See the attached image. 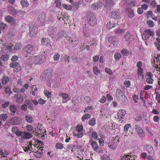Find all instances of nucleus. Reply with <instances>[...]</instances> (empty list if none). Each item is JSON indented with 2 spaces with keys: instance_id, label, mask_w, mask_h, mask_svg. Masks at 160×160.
<instances>
[{
  "instance_id": "nucleus-55",
  "label": "nucleus",
  "mask_w": 160,
  "mask_h": 160,
  "mask_svg": "<svg viewBox=\"0 0 160 160\" xmlns=\"http://www.w3.org/2000/svg\"><path fill=\"white\" fill-rule=\"evenodd\" d=\"M59 96H62V98L64 99H66L69 97L68 94L65 93H59Z\"/></svg>"
},
{
  "instance_id": "nucleus-53",
  "label": "nucleus",
  "mask_w": 160,
  "mask_h": 160,
  "mask_svg": "<svg viewBox=\"0 0 160 160\" xmlns=\"http://www.w3.org/2000/svg\"><path fill=\"white\" fill-rule=\"evenodd\" d=\"M121 56V55L120 53H116L114 54V57L115 60H118L120 59Z\"/></svg>"
},
{
  "instance_id": "nucleus-45",
  "label": "nucleus",
  "mask_w": 160,
  "mask_h": 160,
  "mask_svg": "<svg viewBox=\"0 0 160 160\" xmlns=\"http://www.w3.org/2000/svg\"><path fill=\"white\" fill-rule=\"evenodd\" d=\"M76 129L78 132H81L83 131V127L82 125H77L76 127Z\"/></svg>"
},
{
  "instance_id": "nucleus-56",
  "label": "nucleus",
  "mask_w": 160,
  "mask_h": 160,
  "mask_svg": "<svg viewBox=\"0 0 160 160\" xmlns=\"http://www.w3.org/2000/svg\"><path fill=\"white\" fill-rule=\"evenodd\" d=\"M93 150L96 152L100 153L102 152V149L101 148L99 147L98 145L96 147H95L94 149H93Z\"/></svg>"
},
{
  "instance_id": "nucleus-6",
  "label": "nucleus",
  "mask_w": 160,
  "mask_h": 160,
  "mask_svg": "<svg viewBox=\"0 0 160 160\" xmlns=\"http://www.w3.org/2000/svg\"><path fill=\"white\" fill-rule=\"evenodd\" d=\"M45 58L43 55H38L35 56L33 58V62L35 64H40L43 63Z\"/></svg>"
},
{
  "instance_id": "nucleus-49",
  "label": "nucleus",
  "mask_w": 160,
  "mask_h": 160,
  "mask_svg": "<svg viewBox=\"0 0 160 160\" xmlns=\"http://www.w3.org/2000/svg\"><path fill=\"white\" fill-rule=\"evenodd\" d=\"M9 109L10 111L13 113H15L17 110L16 108L14 105H10Z\"/></svg>"
},
{
  "instance_id": "nucleus-34",
  "label": "nucleus",
  "mask_w": 160,
  "mask_h": 160,
  "mask_svg": "<svg viewBox=\"0 0 160 160\" xmlns=\"http://www.w3.org/2000/svg\"><path fill=\"white\" fill-rule=\"evenodd\" d=\"M131 155H126L122 156L121 158V160H134L132 159H131Z\"/></svg>"
},
{
  "instance_id": "nucleus-30",
  "label": "nucleus",
  "mask_w": 160,
  "mask_h": 160,
  "mask_svg": "<svg viewBox=\"0 0 160 160\" xmlns=\"http://www.w3.org/2000/svg\"><path fill=\"white\" fill-rule=\"evenodd\" d=\"M8 116L6 114L2 113L0 115V119L2 122H5L8 118Z\"/></svg>"
},
{
  "instance_id": "nucleus-64",
  "label": "nucleus",
  "mask_w": 160,
  "mask_h": 160,
  "mask_svg": "<svg viewBox=\"0 0 160 160\" xmlns=\"http://www.w3.org/2000/svg\"><path fill=\"white\" fill-rule=\"evenodd\" d=\"M9 102L8 101H7L5 102L4 103L2 104V106L3 108H5L8 107L9 104Z\"/></svg>"
},
{
  "instance_id": "nucleus-2",
  "label": "nucleus",
  "mask_w": 160,
  "mask_h": 160,
  "mask_svg": "<svg viewBox=\"0 0 160 160\" xmlns=\"http://www.w3.org/2000/svg\"><path fill=\"white\" fill-rule=\"evenodd\" d=\"M18 134L19 136L18 139L20 142L21 143L24 142L26 139H29L32 137V133L28 132L21 131Z\"/></svg>"
},
{
  "instance_id": "nucleus-47",
  "label": "nucleus",
  "mask_w": 160,
  "mask_h": 160,
  "mask_svg": "<svg viewBox=\"0 0 160 160\" xmlns=\"http://www.w3.org/2000/svg\"><path fill=\"white\" fill-rule=\"evenodd\" d=\"M60 58V54L58 53H56L53 56V58L55 61H57L59 60Z\"/></svg>"
},
{
  "instance_id": "nucleus-46",
  "label": "nucleus",
  "mask_w": 160,
  "mask_h": 160,
  "mask_svg": "<svg viewBox=\"0 0 160 160\" xmlns=\"http://www.w3.org/2000/svg\"><path fill=\"white\" fill-rule=\"evenodd\" d=\"M55 146L56 148L58 149H62L64 148L63 144L60 142H57L56 143Z\"/></svg>"
},
{
  "instance_id": "nucleus-35",
  "label": "nucleus",
  "mask_w": 160,
  "mask_h": 160,
  "mask_svg": "<svg viewBox=\"0 0 160 160\" xmlns=\"http://www.w3.org/2000/svg\"><path fill=\"white\" fill-rule=\"evenodd\" d=\"M93 72L96 75H98L100 74L101 73V71L98 69L96 67H95L93 68Z\"/></svg>"
},
{
  "instance_id": "nucleus-36",
  "label": "nucleus",
  "mask_w": 160,
  "mask_h": 160,
  "mask_svg": "<svg viewBox=\"0 0 160 160\" xmlns=\"http://www.w3.org/2000/svg\"><path fill=\"white\" fill-rule=\"evenodd\" d=\"M44 93L45 96L47 97L48 98H49L51 96V92L47 90H45L43 91Z\"/></svg>"
},
{
  "instance_id": "nucleus-51",
  "label": "nucleus",
  "mask_w": 160,
  "mask_h": 160,
  "mask_svg": "<svg viewBox=\"0 0 160 160\" xmlns=\"http://www.w3.org/2000/svg\"><path fill=\"white\" fill-rule=\"evenodd\" d=\"M136 66L138 68V70L141 69V70H143V69L142 68V62L141 61H138L137 63Z\"/></svg>"
},
{
  "instance_id": "nucleus-52",
  "label": "nucleus",
  "mask_w": 160,
  "mask_h": 160,
  "mask_svg": "<svg viewBox=\"0 0 160 160\" xmlns=\"http://www.w3.org/2000/svg\"><path fill=\"white\" fill-rule=\"evenodd\" d=\"M81 148V147L80 146L78 145H72L71 151L72 152H74V151H75L76 149H79Z\"/></svg>"
},
{
  "instance_id": "nucleus-41",
  "label": "nucleus",
  "mask_w": 160,
  "mask_h": 160,
  "mask_svg": "<svg viewBox=\"0 0 160 160\" xmlns=\"http://www.w3.org/2000/svg\"><path fill=\"white\" fill-rule=\"evenodd\" d=\"M92 137H91V139L96 140L98 138V135L97 133L95 132H93L91 135Z\"/></svg>"
},
{
  "instance_id": "nucleus-24",
  "label": "nucleus",
  "mask_w": 160,
  "mask_h": 160,
  "mask_svg": "<svg viewBox=\"0 0 160 160\" xmlns=\"http://www.w3.org/2000/svg\"><path fill=\"white\" fill-rule=\"evenodd\" d=\"M127 12H128V16L130 18H132L134 16L133 11L130 8H127L126 9Z\"/></svg>"
},
{
  "instance_id": "nucleus-9",
  "label": "nucleus",
  "mask_w": 160,
  "mask_h": 160,
  "mask_svg": "<svg viewBox=\"0 0 160 160\" xmlns=\"http://www.w3.org/2000/svg\"><path fill=\"white\" fill-rule=\"evenodd\" d=\"M154 35L153 31L149 29H146L145 30L142 35V38L144 40H146L148 39L151 36H153Z\"/></svg>"
},
{
  "instance_id": "nucleus-54",
  "label": "nucleus",
  "mask_w": 160,
  "mask_h": 160,
  "mask_svg": "<svg viewBox=\"0 0 160 160\" xmlns=\"http://www.w3.org/2000/svg\"><path fill=\"white\" fill-rule=\"evenodd\" d=\"M21 48V44L20 43H16L14 47V50L15 51H17L19 50Z\"/></svg>"
},
{
  "instance_id": "nucleus-25",
  "label": "nucleus",
  "mask_w": 160,
  "mask_h": 160,
  "mask_svg": "<svg viewBox=\"0 0 160 160\" xmlns=\"http://www.w3.org/2000/svg\"><path fill=\"white\" fill-rule=\"evenodd\" d=\"M138 70V78L140 79H143L144 78V74L143 73V70L139 69Z\"/></svg>"
},
{
  "instance_id": "nucleus-19",
  "label": "nucleus",
  "mask_w": 160,
  "mask_h": 160,
  "mask_svg": "<svg viewBox=\"0 0 160 160\" xmlns=\"http://www.w3.org/2000/svg\"><path fill=\"white\" fill-rule=\"evenodd\" d=\"M11 78L8 76H3L1 80V82L3 85H5L10 80Z\"/></svg>"
},
{
  "instance_id": "nucleus-43",
  "label": "nucleus",
  "mask_w": 160,
  "mask_h": 160,
  "mask_svg": "<svg viewBox=\"0 0 160 160\" xmlns=\"http://www.w3.org/2000/svg\"><path fill=\"white\" fill-rule=\"evenodd\" d=\"M19 64L17 62H13L10 64L9 66L10 68H16L17 67V66H18Z\"/></svg>"
},
{
  "instance_id": "nucleus-13",
  "label": "nucleus",
  "mask_w": 160,
  "mask_h": 160,
  "mask_svg": "<svg viewBox=\"0 0 160 160\" xmlns=\"http://www.w3.org/2000/svg\"><path fill=\"white\" fill-rule=\"evenodd\" d=\"M14 98L16 100V102L19 104H21L23 100V98L21 93H17L15 96Z\"/></svg>"
},
{
  "instance_id": "nucleus-40",
  "label": "nucleus",
  "mask_w": 160,
  "mask_h": 160,
  "mask_svg": "<svg viewBox=\"0 0 160 160\" xmlns=\"http://www.w3.org/2000/svg\"><path fill=\"white\" fill-rule=\"evenodd\" d=\"M4 91L6 94H8L9 95H10L12 93L11 88L8 87H7L5 88Z\"/></svg>"
},
{
  "instance_id": "nucleus-10",
  "label": "nucleus",
  "mask_w": 160,
  "mask_h": 160,
  "mask_svg": "<svg viewBox=\"0 0 160 160\" xmlns=\"http://www.w3.org/2000/svg\"><path fill=\"white\" fill-rule=\"evenodd\" d=\"M135 127L136 132L139 137L141 138L144 137L145 135V133L140 126L137 124Z\"/></svg>"
},
{
  "instance_id": "nucleus-58",
  "label": "nucleus",
  "mask_w": 160,
  "mask_h": 160,
  "mask_svg": "<svg viewBox=\"0 0 160 160\" xmlns=\"http://www.w3.org/2000/svg\"><path fill=\"white\" fill-rule=\"evenodd\" d=\"M105 71L106 73L110 75H111L112 74V72L111 69L108 68H105Z\"/></svg>"
},
{
  "instance_id": "nucleus-61",
  "label": "nucleus",
  "mask_w": 160,
  "mask_h": 160,
  "mask_svg": "<svg viewBox=\"0 0 160 160\" xmlns=\"http://www.w3.org/2000/svg\"><path fill=\"white\" fill-rule=\"evenodd\" d=\"M115 38L112 36L110 37L108 39V42L109 43L111 44L114 43L115 42Z\"/></svg>"
},
{
  "instance_id": "nucleus-39",
  "label": "nucleus",
  "mask_w": 160,
  "mask_h": 160,
  "mask_svg": "<svg viewBox=\"0 0 160 160\" xmlns=\"http://www.w3.org/2000/svg\"><path fill=\"white\" fill-rule=\"evenodd\" d=\"M91 117V115L90 114H85L83 115L82 118V120L83 121H84L85 120L90 118Z\"/></svg>"
},
{
  "instance_id": "nucleus-18",
  "label": "nucleus",
  "mask_w": 160,
  "mask_h": 160,
  "mask_svg": "<svg viewBox=\"0 0 160 160\" xmlns=\"http://www.w3.org/2000/svg\"><path fill=\"white\" fill-rule=\"evenodd\" d=\"M41 42L42 44L47 46H51L50 44V41L48 38L42 39Z\"/></svg>"
},
{
  "instance_id": "nucleus-62",
  "label": "nucleus",
  "mask_w": 160,
  "mask_h": 160,
  "mask_svg": "<svg viewBox=\"0 0 160 160\" xmlns=\"http://www.w3.org/2000/svg\"><path fill=\"white\" fill-rule=\"evenodd\" d=\"M133 100L134 102L135 103L138 102V95H134L132 97Z\"/></svg>"
},
{
  "instance_id": "nucleus-22",
  "label": "nucleus",
  "mask_w": 160,
  "mask_h": 160,
  "mask_svg": "<svg viewBox=\"0 0 160 160\" xmlns=\"http://www.w3.org/2000/svg\"><path fill=\"white\" fill-rule=\"evenodd\" d=\"M103 5V3L102 2H99L98 3H96L92 5L91 7L93 9H98V8H101Z\"/></svg>"
},
{
  "instance_id": "nucleus-57",
  "label": "nucleus",
  "mask_w": 160,
  "mask_h": 160,
  "mask_svg": "<svg viewBox=\"0 0 160 160\" xmlns=\"http://www.w3.org/2000/svg\"><path fill=\"white\" fill-rule=\"evenodd\" d=\"M131 127L130 124L128 123L126 124L124 127V130L125 132H127L128 131V128Z\"/></svg>"
},
{
  "instance_id": "nucleus-48",
  "label": "nucleus",
  "mask_w": 160,
  "mask_h": 160,
  "mask_svg": "<svg viewBox=\"0 0 160 160\" xmlns=\"http://www.w3.org/2000/svg\"><path fill=\"white\" fill-rule=\"evenodd\" d=\"M128 4L131 7H135L137 6V2L136 1L134 0H131L128 3Z\"/></svg>"
},
{
  "instance_id": "nucleus-11",
  "label": "nucleus",
  "mask_w": 160,
  "mask_h": 160,
  "mask_svg": "<svg viewBox=\"0 0 160 160\" xmlns=\"http://www.w3.org/2000/svg\"><path fill=\"white\" fill-rule=\"evenodd\" d=\"M118 141H115V140H112L108 144L109 147L112 150L116 149L118 147Z\"/></svg>"
},
{
  "instance_id": "nucleus-15",
  "label": "nucleus",
  "mask_w": 160,
  "mask_h": 160,
  "mask_svg": "<svg viewBox=\"0 0 160 160\" xmlns=\"http://www.w3.org/2000/svg\"><path fill=\"white\" fill-rule=\"evenodd\" d=\"M48 33L49 36L52 38L55 37L56 33L54 28L53 27H50L48 29Z\"/></svg>"
},
{
  "instance_id": "nucleus-5",
  "label": "nucleus",
  "mask_w": 160,
  "mask_h": 160,
  "mask_svg": "<svg viewBox=\"0 0 160 160\" xmlns=\"http://www.w3.org/2000/svg\"><path fill=\"white\" fill-rule=\"evenodd\" d=\"M34 51V46L32 45H28L24 47L22 52L25 57L28 56L29 54L32 55Z\"/></svg>"
},
{
  "instance_id": "nucleus-8",
  "label": "nucleus",
  "mask_w": 160,
  "mask_h": 160,
  "mask_svg": "<svg viewBox=\"0 0 160 160\" xmlns=\"http://www.w3.org/2000/svg\"><path fill=\"white\" fill-rule=\"evenodd\" d=\"M32 142L33 141L32 140H31L29 142L28 144L27 145V146L23 147V148L25 152H26L29 150L32 151V146L35 148H38L39 147V145L38 144H34V143H32Z\"/></svg>"
},
{
  "instance_id": "nucleus-21",
  "label": "nucleus",
  "mask_w": 160,
  "mask_h": 160,
  "mask_svg": "<svg viewBox=\"0 0 160 160\" xmlns=\"http://www.w3.org/2000/svg\"><path fill=\"white\" fill-rule=\"evenodd\" d=\"M120 16V14L119 12H111L110 15L111 18L117 19L119 18Z\"/></svg>"
},
{
  "instance_id": "nucleus-38",
  "label": "nucleus",
  "mask_w": 160,
  "mask_h": 160,
  "mask_svg": "<svg viewBox=\"0 0 160 160\" xmlns=\"http://www.w3.org/2000/svg\"><path fill=\"white\" fill-rule=\"evenodd\" d=\"M131 36V34L129 32H127L126 33L124 37L126 41H128L130 40Z\"/></svg>"
},
{
  "instance_id": "nucleus-63",
  "label": "nucleus",
  "mask_w": 160,
  "mask_h": 160,
  "mask_svg": "<svg viewBox=\"0 0 160 160\" xmlns=\"http://www.w3.org/2000/svg\"><path fill=\"white\" fill-rule=\"evenodd\" d=\"M147 23L151 27H153L154 26V23L151 20H149L148 21Z\"/></svg>"
},
{
  "instance_id": "nucleus-44",
  "label": "nucleus",
  "mask_w": 160,
  "mask_h": 160,
  "mask_svg": "<svg viewBox=\"0 0 160 160\" xmlns=\"http://www.w3.org/2000/svg\"><path fill=\"white\" fill-rule=\"evenodd\" d=\"M121 52L123 55L126 56H128L129 54L128 51L125 48L122 49L121 50Z\"/></svg>"
},
{
  "instance_id": "nucleus-17",
  "label": "nucleus",
  "mask_w": 160,
  "mask_h": 160,
  "mask_svg": "<svg viewBox=\"0 0 160 160\" xmlns=\"http://www.w3.org/2000/svg\"><path fill=\"white\" fill-rule=\"evenodd\" d=\"M126 111L123 109L119 110L117 113V116L118 118L119 119L123 118V117L126 115Z\"/></svg>"
},
{
  "instance_id": "nucleus-32",
  "label": "nucleus",
  "mask_w": 160,
  "mask_h": 160,
  "mask_svg": "<svg viewBox=\"0 0 160 160\" xmlns=\"http://www.w3.org/2000/svg\"><path fill=\"white\" fill-rule=\"evenodd\" d=\"M20 3L23 7H27L29 5L28 1L27 0H22Z\"/></svg>"
},
{
  "instance_id": "nucleus-14",
  "label": "nucleus",
  "mask_w": 160,
  "mask_h": 160,
  "mask_svg": "<svg viewBox=\"0 0 160 160\" xmlns=\"http://www.w3.org/2000/svg\"><path fill=\"white\" fill-rule=\"evenodd\" d=\"M45 129L42 128L41 129L40 128L39 129L37 128L35 130L36 135L38 136L39 137H44V133L46 131H45Z\"/></svg>"
},
{
  "instance_id": "nucleus-28",
  "label": "nucleus",
  "mask_w": 160,
  "mask_h": 160,
  "mask_svg": "<svg viewBox=\"0 0 160 160\" xmlns=\"http://www.w3.org/2000/svg\"><path fill=\"white\" fill-rule=\"evenodd\" d=\"M115 27V23L110 21L106 25V28L108 29H110Z\"/></svg>"
},
{
  "instance_id": "nucleus-1",
  "label": "nucleus",
  "mask_w": 160,
  "mask_h": 160,
  "mask_svg": "<svg viewBox=\"0 0 160 160\" xmlns=\"http://www.w3.org/2000/svg\"><path fill=\"white\" fill-rule=\"evenodd\" d=\"M54 74L53 70L51 68L45 69L41 74L40 78L42 80H49Z\"/></svg>"
},
{
  "instance_id": "nucleus-59",
  "label": "nucleus",
  "mask_w": 160,
  "mask_h": 160,
  "mask_svg": "<svg viewBox=\"0 0 160 160\" xmlns=\"http://www.w3.org/2000/svg\"><path fill=\"white\" fill-rule=\"evenodd\" d=\"M1 58L3 61H7L9 58V56L7 54L2 55V56Z\"/></svg>"
},
{
  "instance_id": "nucleus-3",
  "label": "nucleus",
  "mask_w": 160,
  "mask_h": 160,
  "mask_svg": "<svg viewBox=\"0 0 160 160\" xmlns=\"http://www.w3.org/2000/svg\"><path fill=\"white\" fill-rule=\"evenodd\" d=\"M88 22L91 26L94 27L97 23V20L94 15L91 12L88 13L87 15Z\"/></svg>"
},
{
  "instance_id": "nucleus-60",
  "label": "nucleus",
  "mask_w": 160,
  "mask_h": 160,
  "mask_svg": "<svg viewBox=\"0 0 160 160\" xmlns=\"http://www.w3.org/2000/svg\"><path fill=\"white\" fill-rule=\"evenodd\" d=\"M26 129L28 132H31L33 130V127L31 125L28 124L26 126Z\"/></svg>"
},
{
  "instance_id": "nucleus-20",
  "label": "nucleus",
  "mask_w": 160,
  "mask_h": 160,
  "mask_svg": "<svg viewBox=\"0 0 160 160\" xmlns=\"http://www.w3.org/2000/svg\"><path fill=\"white\" fill-rule=\"evenodd\" d=\"M8 11L11 15L14 16H15L17 13L16 10L12 6L8 7Z\"/></svg>"
},
{
  "instance_id": "nucleus-37",
  "label": "nucleus",
  "mask_w": 160,
  "mask_h": 160,
  "mask_svg": "<svg viewBox=\"0 0 160 160\" xmlns=\"http://www.w3.org/2000/svg\"><path fill=\"white\" fill-rule=\"evenodd\" d=\"M96 119L94 118H92L88 121V124L90 125L94 126L96 124Z\"/></svg>"
},
{
  "instance_id": "nucleus-7",
  "label": "nucleus",
  "mask_w": 160,
  "mask_h": 160,
  "mask_svg": "<svg viewBox=\"0 0 160 160\" xmlns=\"http://www.w3.org/2000/svg\"><path fill=\"white\" fill-rule=\"evenodd\" d=\"M29 30V36L30 37L32 38L37 35L38 31L37 26L35 25H31L30 26Z\"/></svg>"
},
{
  "instance_id": "nucleus-50",
  "label": "nucleus",
  "mask_w": 160,
  "mask_h": 160,
  "mask_svg": "<svg viewBox=\"0 0 160 160\" xmlns=\"http://www.w3.org/2000/svg\"><path fill=\"white\" fill-rule=\"evenodd\" d=\"M153 79L152 78L147 77L146 78V82L149 84H152L153 82Z\"/></svg>"
},
{
  "instance_id": "nucleus-29",
  "label": "nucleus",
  "mask_w": 160,
  "mask_h": 160,
  "mask_svg": "<svg viewBox=\"0 0 160 160\" xmlns=\"http://www.w3.org/2000/svg\"><path fill=\"white\" fill-rule=\"evenodd\" d=\"M45 14L43 12H41L38 16V18L41 21L43 22L46 18Z\"/></svg>"
},
{
  "instance_id": "nucleus-26",
  "label": "nucleus",
  "mask_w": 160,
  "mask_h": 160,
  "mask_svg": "<svg viewBox=\"0 0 160 160\" xmlns=\"http://www.w3.org/2000/svg\"><path fill=\"white\" fill-rule=\"evenodd\" d=\"M12 131L13 133L16 134L17 137H19L18 133H19L20 132H21L22 131L19 130L16 127H13L12 128Z\"/></svg>"
},
{
  "instance_id": "nucleus-12",
  "label": "nucleus",
  "mask_w": 160,
  "mask_h": 160,
  "mask_svg": "<svg viewBox=\"0 0 160 160\" xmlns=\"http://www.w3.org/2000/svg\"><path fill=\"white\" fill-rule=\"evenodd\" d=\"M44 147H41L38 149V151L33 152V155L36 158H40L41 157L42 155V151H43Z\"/></svg>"
},
{
  "instance_id": "nucleus-27",
  "label": "nucleus",
  "mask_w": 160,
  "mask_h": 160,
  "mask_svg": "<svg viewBox=\"0 0 160 160\" xmlns=\"http://www.w3.org/2000/svg\"><path fill=\"white\" fill-rule=\"evenodd\" d=\"M25 118L26 121L28 123H31L33 122V118L30 115H26Z\"/></svg>"
},
{
  "instance_id": "nucleus-33",
  "label": "nucleus",
  "mask_w": 160,
  "mask_h": 160,
  "mask_svg": "<svg viewBox=\"0 0 160 160\" xmlns=\"http://www.w3.org/2000/svg\"><path fill=\"white\" fill-rule=\"evenodd\" d=\"M89 142L91 143V145L93 148V149L98 145L97 142L95 141H93L92 139L90 140L89 141Z\"/></svg>"
},
{
  "instance_id": "nucleus-31",
  "label": "nucleus",
  "mask_w": 160,
  "mask_h": 160,
  "mask_svg": "<svg viewBox=\"0 0 160 160\" xmlns=\"http://www.w3.org/2000/svg\"><path fill=\"white\" fill-rule=\"evenodd\" d=\"M26 103L28 106V108L29 109L31 110H33L34 108L33 107V104L30 100H27L26 101Z\"/></svg>"
},
{
  "instance_id": "nucleus-42",
  "label": "nucleus",
  "mask_w": 160,
  "mask_h": 160,
  "mask_svg": "<svg viewBox=\"0 0 160 160\" xmlns=\"http://www.w3.org/2000/svg\"><path fill=\"white\" fill-rule=\"evenodd\" d=\"M160 56L158 55L156 57H154V58L153 60V62H155L156 61V62L157 63V64L158 63L159 66H160V59H159Z\"/></svg>"
},
{
  "instance_id": "nucleus-4",
  "label": "nucleus",
  "mask_w": 160,
  "mask_h": 160,
  "mask_svg": "<svg viewBox=\"0 0 160 160\" xmlns=\"http://www.w3.org/2000/svg\"><path fill=\"white\" fill-rule=\"evenodd\" d=\"M115 95L117 99L122 102H125L127 100V98L125 95L124 92L120 89H116Z\"/></svg>"
},
{
  "instance_id": "nucleus-23",
  "label": "nucleus",
  "mask_w": 160,
  "mask_h": 160,
  "mask_svg": "<svg viewBox=\"0 0 160 160\" xmlns=\"http://www.w3.org/2000/svg\"><path fill=\"white\" fill-rule=\"evenodd\" d=\"M144 147L148 153H151L153 152V148L150 144H146L144 146Z\"/></svg>"
},
{
  "instance_id": "nucleus-16",
  "label": "nucleus",
  "mask_w": 160,
  "mask_h": 160,
  "mask_svg": "<svg viewBox=\"0 0 160 160\" xmlns=\"http://www.w3.org/2000/svg\"><path fill=\"white\" fill-rule=\"evenodd\" d=\"M5 20L11 24H13L15 23V20L14 18L9 15L7 16L5 18Z\"/></svg>"
}]
</instances>
